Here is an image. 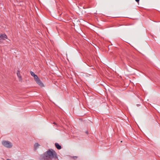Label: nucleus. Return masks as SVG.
Segmentation results:
<instances>
[{
  "instance_id": "obj_5",
  "label": "nucleus",
  "mask_w": 160,
  "mask_h": 160,
  "mask_svg": "<svg viewBox=\"0 0 160 160\" xmlns=\"http://www.w3.org/2000/svg\"><path fill=\"white\" fill-rule=\"evenodd\" d=\"M40 146V145L38 143H35L34 145V148L35 149H37Z\"/></svg>"
},
{
  "instance_id": "obj_12",
  "label": "nucleus",
  "mask_w": 160,
  "mask_h": 160,
  "mask_svg": "<svg viewBox=\"0 0 160 160\" xmlns=\"http://www.w3.org/2000/svg\"><path fill=\"white\" fill-rule=\"evenodd\" d=\"M77 158V157H74L73 158L74 159H75L76 158Z\"/></svg>"
},
{
  "instance_id": "obj_6",
  "label": "nucleus",
  "mask_w": 160,
  "mask_h": 160,
  "mask_svg": "<svg viewBox=\"0 0 160 160\" xmlns=\"http://www.w3.org/2000/svg\"><path fill=\"white\" fill-rule=\"evenodd\" d=\"M55 146L58 149H60L61 148V147L58 143H56L55 144Z\"/></svg>"
},
{
  "instance_id": "obj_3",
  "label": "nucleus",
  "mask_w": 160,
  "mask_h": 160,
  "mask_svg": "<svg viewBox=\"0 0 160 160\" xmlns=\"http://www.w3.org/2000/svg\"><path fill=\"white\" fill-rule=\"evenodd\" d=\"M7 37L6 35L4 34H0V41L2 40H5V39L7 38Z\"/></svg>"
},
{
  "instance_id": "obj_7",
  "label": "nucleus",
  "mask_w": 160,
  "mask_h": 160,
  "mask_svg": "<svg viewBox=\"0 0 160 160\" xmlns=\"http://www.w3.org/2000/svg\"><path fill=\"white\" fill-rule=\"evenodd\" d=\"M33 77L34 78V79L35 80V81L36 82L39 79V78H38V76L37 75H36Z\"/></svg>"
},
{
  "instance_id": "obj_1",
  "label": "nucleus",
  "mask_w": 160,
  "mask_h": 160,
  "mask_svg": "<svg viewBox=\"0 0 160 160\" xmlns=\"http://www.w3.org/2000/svg\"><path fill=\"white\" fill-rule=\"evenodd\" d=\"M57 158L56 152L53 149H49L40 157V160H52L53 159Z\"/></svg>"
},
{
  "instance_id": "obj_9",
  "label": "nucleus",
  "mask_w": 160,
  "mask_h": 160,
  "mask_svg": "<svg viewBox=\"0 0 160 160\" xmlns=\"http://www.w3.org/2000/svg\"><path fill=\"white\" fill-rule=\"evenodd\" d=\"M18 77L19 78V81L20 82H22V79L21 76H19Z\"/></svg>"
},
{
  "instance_id": "obj_4",
  "label": "nucleus",
  "mask_w": 160,
  "mask_h": 160,
  "mask_svg": "<svg viewBox=\"0 0 160 160\" xmlns=\"http://www.w3.org/2000/svg\"><path fill=\"white\" fill-rule=\"evenodd\" d=\"M36 83L41 87H43L44 85L40 80L39 79L36 81Z\"/></svg>"
},
{
  "instance_id": "obj_2",
  "label": "nucleus",
  "mask_w": 160,
  "mask_h": 160,
  "mask_svg": "<svg viewBox=\"0 0 160 160\" xmlns=\"http://www.w3.org/2000/svg\"><path fill=\"white\" fill-rule=\"evenodd\" d=\"M1 143L4 147L8 149L11 148L13 146L12 143L8 140H3L2 141Z\"/></svg>"
},
{
  "instance_id": "obj_10",
  "label": "nucleus",
  "mask_w": 160,
  "mask_h": 160,
  "mask_svg": "<svg viewBox=\"0 0 160 160\" xmlns=\"http://www.w3.org/2000/svg\"><path fill=\"white\" fill-rule=\"evenodd\" d=\"M17 74L18 77H19V76H20V74L19 73V71H18Z\"/></svg>"
},
{
  "instance_id": "obj_11",
  "label": "nucleus",
  "mask_w": 160,
  "mask_h": 160,
  "mask_svg": "<svg viewBox=\"0 0 160 160\" xmlns=\"http://www.w3.org/2000/svg\"><path fill=\"white\" fill-rule=\"evenodd\" d=\"M137 2H139V0H135Z\"/></svg>"
},
{
  "instance_id": "obj_8",
  "label": "nucleus",
  "mask_w": 160,
  "mask_h": 160,
  "mask_svg": "<svg viewBox=\"0 0 160 160\" xmlns=\"http://www.w3.org/2000/svg\"><path fill=\"white\" fill-rule=\"evenodd\" d=\"M30 74L31 75L34 77L36 75L32 71H30Z\"/></svg>"
},
{
  "instance_id": "obj_13",
  "label": "nucleus",
  "mask_w": 160,
  "mask_h": 160,
  "mask_svg": "<svg viewBox=\"0 0 160 160\" xmlns=\"http://www.w3.org/2000/svg\"><path fill=\"white\" fill-rule=\"evenodd\" d=\"M54 124H56V123H53Z\"/></svg>"
}]
</instances>
